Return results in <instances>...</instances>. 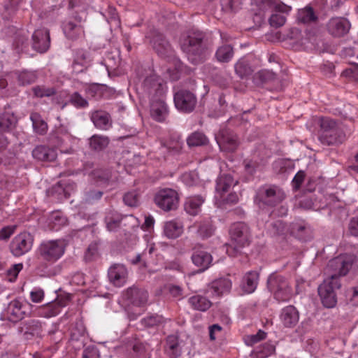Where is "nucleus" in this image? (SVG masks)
I'll use <instances>...</instances> for the list:
<instances>
[{
  "mask_svg": "<svg viewBox=\"0 0 358 358\" xmlns=\"http://www.w3.org/2000/svg\"><path fill=\"white\" fill-rule=\"evenodd\" d=\"M34 93L36 96H50L54 94L52 89L45 88L44 87H36L33 89Z\"/></svg>",
  "mask_w": 358,
  "mask_h": 358,
  "instance_id": "nucleus-57",
  "label": "nucleus"
},
{
  "mask_svg": "<svg viewBox=\"0 0 358 358\" xmlns=\"http://www.w3.org/2000/svg\"><path fill=\"white\" fill-rule=\"evenodd\" d=\"M215 55L219 62H228L233 57V48L229 45H222L217 50Z\"/></svg>",
  "mask_w": 358,
  "mask_h": 358,
  "instance_id": "nucleus-38",
  "label": "nucleus"
},
{
  "mask_svg": "<svg viewBox=\"0 0 358 358\" xmlns=\"http://www.w3.org/2000/svg\"><path fill=\"white\" fill-rule=\"evenodd\" d=\"M241 4V0H224L222 3V6L225 10L236 11L240 7Z\"/></svg>",
  "mask_w": 358,
  "mask_h": 358,
  "instance_id": "nucleus-52",
  "label": "nucleus"
},
{
  "mask_svg": "<svg viewBox=\"0 0 358 358\" xmlns=\"http://www.w3.org/2000/svg\"><path fill=\"white\" fill-rule=\"evenodd\" d=\"M215 138L220 150L223 151L233 152L238 146L236 136L227 131H221Z\"/></svg>",
  "mask_w": 358,
  "mask_h": 358,
  "instance_id": "nucleus-20",
  "label": "nucleus"
},
{
  "mask_svg": "<svg viewBox=\"0 0 358 358\" xmlns=\"http://www.w3.org/2000/svg\"><path fill=\"white\" fill-rule=\"evenodd\" d=\"M304 178H305V173L303 171H300L296 174V176H294V178L292 180L293 187L295 189H297L299 188L301 184L303 181Z\"/></svg>",
  "mask_w": 358,
  "mask_h": 358,
  "instance_id": "nucleus-61",
  "label": "nucleus"
},
{
  "mask_svg": "<svg viewBox=\"0 0 358 358\" xmlns=\"http://www.w3.org/2000/svg\"><path fill=\"white\" fill-rule=\"evenodd\" d=\"M250 57L241 59L235 65L236 73L241 77L250 75L253 69L250 64Z\"/></svg>",
  "mask_w": 358,
  "mask_h": 358,
  "instance_id": "nucleus-35",
  "label": "nucleus"
},
{
  "mask_svg": "<svg viewBox=\"0 0 358 358\" xmlns=\"http://www.w3.org/2000/svg\"><path fill=\"white\" fill-rule=\"evenodd\" d=\"M268 287L279 301H287L292 296L293 292L288 282L276 273H272L268 277Z\"/></svg>",
  "mask_w": 358,
  "mask_h": 358,
  "instance_id": "nucleus-7",
  "label": "nucleus"
},
{
  "mask_svg": "<svg viewBox=\"0 0 358 358\" xmlns=\"http://www.w3.org/2000/svg\"><path fill=\"white\" fill-rule=\"evenodd\" d=\"M254 4L259 9L258 14L262 15L268 10H273L282 13H287L291 8L278 0H254Z\"/></svg>",
  "mask_w": 358,
  "mask_h": 358,
  "instance_id": "nucleus-15",
  "label": "nucleus"
},
{
  "mask_svg": "<svg viewBox=\"0 0 358 358\" xmlns=\"http://www.w3.org/2000/svg\"><path fill=\"white\" fill-rule=\"evenodd\" d=\"M98 254V245L96 243H91L85 255L87 261L92 260Z\"/></svg>",
  "mask_w": 358,
  "mask_h": 358,
  "instance_id": "nucleus-54",
  "label": "nucleus"
},
{
  "mask_svg": "<svg viewBox=\"0 0 358 358\" xmlns=\"http://www.w3.org/2000/svg\"><path fill=\"white\" fill-rule=\"evenodd\" d=\"M124 220L120 214L115 210H110L106 213L105 222L109 231H115L120 227V222Z\"/></svg>",
  "mask_w": 358,
  "mask_h": 358,
  "instance_id": "nucleus-32",
  "label": "nucleus"
},
{
  "mask_svg": "<svg viewBox=\"0 0 358 358\" xmlns=\"http://www.w3.org/2000/svg\"><path fill=\"white\" fill-rule=\"evenodd\" d=\"M50 227L52 230H58L66 224L67 220L60 211H55L49 217Z\"/></svg>",
  "mask_w": 358,
  "mask_h": 358,
  "instance_id": "nucleus-37",
  "label": "nucleus"
},
{
  "mask_svg": "<svg viewBox=\"0 0 358 358\" xmlns=\"http://www.w3.org/2000/svg\"><path fill=\"white\" fill-rule=\"evenodd\" d=\"M320 141L328 145L339 144L345 140V135L336 128V122L328 118L320 120Z\"/></svg>",
  "mask_w": 358,
  "mask_h": 358,
  "instance_id": "nucleus-8",
  "label": "nucleus"
},
{
  "mask_svg": "<svg viewBox=\"0 0 358 358\" xmlns=\"http://www.w3.org/2000/svg\"><path fill=\"white\" fill-rule=\"evenodd\" d=\"M102 196V192L99 190L89 192L86 196V201L88 203H91L95 200L99 199Z\"/></svg>",
  "mask_w": 358,
  "mask_h": 358,
  "instance_id": "nucleus-63",
  "label": "nucleus"
},
{
  "mask_svg": "<svg viewBox=\"0 0 358 358\" xmlns=\"http://www.w3.org/2000/svg\"><path fill=\"white\" fill-rule=\"evenodd\" d=\"M237 183L230 175H221L217 180L215 188V199L223 201L224 196L229 193Z\"/></svg>",
  "mask_w": 358,
  "mask_h": 358,
  "instance_id": "nucleus-16",
  "label": "nucleus"
},
{
  "mask_svg": "<svg viewBox=\"0 0 358 358\" xmlns=\"http://www.w3.org/2000/svg\"><path fill=\"white\" fill-rule=\"evenodd\" d=\"M15 74L17 76L19 84L22 85L30 84L34 82L36 78L35 74L30 71H25Z\"/></svg>",
  "mask_w": 358,
  "mask_h": 358,
  "instance_id": "nucleus-46",
  "label": "nucleus"
},
{
  "mask_svg": "<svg viewBox=\"0 0 358 358\" xmlns=\"http://www.w3.org/2000/svg\"><path fill=\"white\" fill-rule=\"evenodd\" d=\"M229 235L231 241L236 244V247L226 245V251L229 256H236L240 248L248 245L250 242V232L248 226L243 222L233 224L229 229Z\"/></svg>",
  "mask_w": 358,
  "mask_h": 358,
  "instance_id": "nucleus-5",
  "label": "nucleus"
},
{
  "mask_svg": "<svg viewBox=\"0 0 358 358\" xmlns=\"http://www.w3.org/2000/svg\"><path fill=\"white\" fill-rule=\"evenodd\" d=\"M71 101L77 107H85L87 106V101L83 99L79 94L74 93L71 97Z\"/></svg>",
  "mask_w": 358,
  "mask_h": 358,
  "instance_id": "nucleus-58",
  "label": "nucleus"
},
{
  "mask_svg": "<svg viewBox=\"0 0 358 358\" xmlns=\"http://www.w3.org/2000/svg\"><path fill=\"white\" fill-rule=\"evenodd\" d=\"M85 17V15L83 13L78 18H76V23L73 22L71 20L64 23L63 31L68 38L74 40L83 36L84 30L81 25V22Z\"/></svg>",
  "mask_w": 358,
  "mask_h": 358,
  "instance_id": "nucleus-17",
  "label": "nucleus"
},
{
  "mask_svg": "<svg viewBox=\"0 0 358 358\" xmlns=\"http://www.w3.org/2000/svg\"><path fill=\"white\" fill-rule=\"evenodd\" d=\"M33 243V236L29 232L22 231L13 238L10 251L15 257H20L31 250Z\"/></svg>",
  "mask_w": 358,
  "mask_h": 358,
  "instance_id": "nucleus-10",
  "label": "nucleus"
},
{
  "mask_svg": "<svg viewBox=\"0 0 358 358\" xmlns=\"http://www.w3.org/2000/svg\"><path fill=\"white\" fill-rule=\"evenodd\" d=\"M148 292L145 290L136 287H131L124 292L123 300L127 303V305H132L136 308H141L146 303L148 300ZM140 310L138 314H141Z\"/></svg>",
  "mask_w": 358,
  "mask_h": 358,
  "instance_id": "nucleus-14",
  "label": "nucleus"
},
{
  "mask_svg": "<svg viewBox=\"0 0 358 358\" xmlns=\"http://www.w3.org/2000/svg\"><path fill=\"white\" fill-rule=\"evenodd\" d=\"M109 140L106 136L94 135L90 139V147L94 150H101L106 148Z\"/></svg>",
  "mask_w": 358,
  "mask_h": 358,
  "instance_id": "nucleus-40",
  "label": "nucleus"
},
{
  "mask_svg": "<svg viewBox=\"0 0 358 358\" xmlns=\"http://www.w3.org/2000/svg\"><path fill=\"white\" fill-rule=\"evenodd\" d=\"M155 224V219L151 215L145 217V222L141 226V229L146 231L144 235V240L146 242L147 247L142 254H138L134 258L130 259L132 264H141L142 266L147 268L148 266V256H150L155 250V244L152 241V231Z\"/></svg>",
  "mask_w": 358,
  "mask_h": 358,
  "instance_id": "nucleus-4",
  "label": "nucleus"
},
{
  "mask_svg": "<svg viewBox=\"0 0 358 358\" xmlns=\"http://www.w3.org/2000/svg\"><path fill=\"white\" fill-rule=\"evenodd\" d=\"M316 20V16L310 7H306L298 12V20L303 23H309Z\"/></svg>",
  "mask_w": 358,
  "mask_h": 358,
  "instance_id": "nucleus-43",
  "label": "nucleus"
},
{
  "mask_svg": "<svg viewBox=\"0 0 358 358\" xmlns=\"http://www.w3.org/2000/svg\"><path fill=\"white\" fill-rule=\"evenodd\" d=\"M16 227L15 225L6 226L0 230V241L7 240L15 232Z\"/></svg>",
  "mask_w": 358,
  "mask_h": 358,
  "instance_id": "nucleus-56",
  "label": "nucleus"
},
{
  "mask_svg": "<svg viewBox=\"0 0 358 358\" xmlns=\"http://www.w3.org/2000/svg\"><path fill=\"white\" fill-rule=\"evenodd\" d=\"M22 268L23 264L20 263L14 264L10 269H8L7 272L8 280L10 282L15 281Z\"/></svg>",
  "mask_w": 358,
  "mask_h": 358,
  "instance_id": "nucleus-51",
  "label": "nucleus"
},
{
  "mask_svg": "<svg viewBox=\"0 0 358 358\" xmlns=\"http://www.w3.org/2000/svg\"><path fill=\"white\" fill-rule=\"evenodd\" d=\"M17 122V119L13 113L6 110L0 115V132L8 131L12 129ZM7 145V140L0 134V148Z\"/></svg>",
  "mask_w": 358,
  "mask_h": 358,
  "instance_id": "nucleus-19",
  "label": "nucleus"
},
{
  "mask_svg": "<svg viewBox=\"0 0 358 358\" xmlns=\"http://www.w3.org/2000/svg\"><path fill=\"white\" fill-rule=\"evenodd\" d=\"M208 138L201 132H194L187 139V145L189 147L200 146L206 144Z\"/></svg>",
  "mask_w": 358,
  "mask_h": 358,
  "instance_id": "nucleus-41",
  "label": "nucleus"
},
{
  "mask_svg": "<svg viewBox=\"0 0 358 358\" xmlns=\"http://www.w3.org/2000/svg\"><path fill=\"white\" fill-rule=\"evenodd\" d=\"M32 39L33 48L40 52L47 51L50 47L49 31L45 28L36 29L33 34Z\"/></svg>",
  "mask_w": 358,
  "mask_h": 358,
  "instance_id": "nucleus-21",
  "label": "nucleus"
},
{
  "mask_svg": "<svg viewBox=\"0 0 358 358\" xmlns=\"http://www.w3.org/2000/svg\"><path fill=\"white\" fill-rule=\"evenodd\" d=\"M275 346L272 343H265L262 348H260L257 353L259 354V358H265L272 355L275 351Z\"/></svg>",
  "mask_w": 358,
  "mask_h": 358,
  "instance_id": "nucleus-49",
  "label": "nucleus"
},
{
  "mask_svg": "<svg viewBox=\"0 0 358 358\" xmlns=\"http://www.w3.org/2000/svg\"><path fill=\"white\" fill-rule=\"evenodd\" d=\"M178 192L172 188H161L154 196V202L157 207L165 212L176 210L179 204Z\"/></svg>",
  "mask_w": 358,
  "mask_h": 358,
  "instance_id": "nucleus-6",
  "label": "nucleus"
},
{
  "mask_svg": "<svg viewBox=\"0 0 358 358\" xmlns=\"http://www.w3.org/2000/svg\"><path fill=\"white\" fill-rule=\"evenodd\" d=\"M91 119L95 127L100 129H108L111 125L108 114L103 111L93 113Z\"/></svg>",
  "mask_w": 358,
  "mask_h": 358,
  "instance_id": "nucleus-33",
  "label": "nucleus"
},
{
  "mask_svg": "<svg viewBox=\"0 0 358 358\" xmlns=\"http://www.w3.org/2000/svg\"><path fill=\"white\" fill-rule=\"evenodd\" d=\"M205 198L201 195L187 196L184 203V210L189 215L196 216L201 210Z\"/></svg>",
  "mask_w": 358,
  "mask_h": 358,
  "instance_id": "nucleus-25",
  "label": "nucleus"
},
{
  "mask_svg": "<svg viewBox=\"0 0 358 358\" xmlns=\"http://www.w3.org/2000/svg\"><path fill=\"white\" fill-rule=\"evenodd\" d=\"M213 232L214 227L212 225L210 220H204L199 224L197 234L200 237L203 238H208L213 234Z\"/></svg>",
  "mask_w": 358,
  "mask_h": 358,
  "instance_id": "nucleus-42",
  "label": "nucleus"
},
{
  "mask_svg": "<svg viewBox=\"0 0 358 358\" xmlns=\"http://www.w3.org/2000/svg\"><path fill=\"white\" fill-rule=\"evenodd\" d=\"M68 301L67 296H59L55 301L39 307L36 315L47 318L55 317L68 304Z\"/></svg>",
  "mask_w": 358,
  "mask_h": 358,
  "instance_id": "nucleus-13",
  "label": "nucleus"
},
{
  "mask_svg": "<svg viewBox=\"0 0 358 358\" xmlns=\"http://www.w3.org/2000/svg\"><path fill=\"white\" fill-rule=\"evenodd\" d=\"M231 287V282L228 278H220L211 283L210 290L213 294L220 296L228 292Z\"/></svg>",
  "mask_w": 358,
  "mask_h": 358,
  "instance_id": "nucleus-31",
  "label": "nucleus"
},
{
  "mask_svg": "<svg viewBox=\"0 0 358 358\" xmlns=\"http://www.w3.org/2000/svg\"><path fill=\"white\" fill-rule=\"evenodd\" d=\"M189 302L194 309L200 311H206L211 306V302L207 298L200 295L190 297Z\"/></svg>",
  "mask_w": 358,
  "mask_h": 358,
  "instance_id": "nucleus-36",
  "label": "nucleus"
},
{
  "mask_svg": "<svg viewBox=\"0 0 358 358\" xmlns=\"http://www.w3.org/2000/svg\"><path fill=\"white\" fill-rule=\"evenodd\" d=\"M350 296V301L352 305L358 306V287L352 288L349 293Z\"/></svg>",
  "mask_w": 358,
  "mask_h": 358,
  "instance_id": "nucleus-64",
  "label": "nucleus"
},
{
  "mask_svg": "<svg viewBox=\"0 0 358 358\" xmlns=\"http://www.w3.org/2000/svg\"><path fill=\"white\" fill-rule=\"evenodd\" d=\"M266 337V333L259 330L256 334L248 336L245 339V343L248 345H252L257 342L263 340Z\"/></svg>",
  "mask_w": 358,
  "mask_h": 358,
  "instance_id": "nucleus-50",
  "label": "nucleus"
},
{
  "mask_svg": "<svg viewBox=\"0 0 358 358\" xmlns=\"http://www.w3.org/2000/svg\"><path fill=\"white\" fill-rule=\"evenodd\" d=\"M150 43L160 56H166L167 53L171 54L172 50L169 43L162 34H157L154 38L150 40Z\"/></svg>",
  "mask_w": 358,
  "mask_h": 358,
  "instance_id": "nucleus-29",
  "label": "nucleus"
},
{
  "mask_svg": "<svg viewBox=\"0 0 358 358\" xmlns=\"http://www.w3.org/2000/svg\"><path fill=\"white\" fill-rule=\"evenodd\" d=\"M349 231L355 236H358V217L353 218L349 224Z\"/></svg>",
  "mask_w": 358,
  "mask_h": 358,
  "instance_id": "nucleus-62",
  "label": "nucleus"
},
{
  "mask_svg": "<svg viewBox=\"0 0 358 358\" xmlns=\"http://www.w3.org/2000/svg\"><path fill=\"white\" fill-rule=\"evenodd\" d=\"M163 232L168 238H176L182 234L183 225L178 220L168 221L164 224Z\"/></svg>",
  "mask_w": 358,
  "mask_h": 358,
  "instance_id": "nucleus-27",
  "label": "nucleus"
},
{
  "mask_svg": "<svg viewBox=\"0 0 358 358\" xmlns=\"http://www.w3.org/2000/svg\"><path fill=\"white\" fill-rule=\"evenodd\" d=\"M110 282L116 287L123 286L127 280L128 271L123 264H115L108 269Z\"/></svg>",
  "mask_w": 358,
  "mask_h": 358,
  "instance_id": "nucleus-18",
  "label": "nucleus"
},
{
  "mask_svg": "<svg viewBox=\"0 0 358 358\" xmlns=\"http://www.w3.org/2000/svg\"><path fill=\"white\" fill-rule=\"evenodd\" d=\"M35 159L41 161H53L57 158V153L55 150L40 145L35 148L32 152Z\"/></svg>",
  "mask_w": 358,
  "mask_h": 358,
  "instance_id": "nucleus-28",
  "label": "nucleus"
},
{
  "mask_svg": "<svg viewBox=\"0 0 358 358\" xmlns=\"http://www.w3.org/2000/svg\"><path fill=\"white\" fill-rule=\"evenodd\" d=\"M238 196L235 192L231 191L224 196L223 201H216L215 203L217 206H220L223 203H235L238 201Z\"/></svg>",
  "mask_w": 358,
  "mask_h": 358,
  "instance_id": "nucleus-55",
  "label": "nucleus"
},
{
  "mask_svg": "<svg viewBox=\"0 0 358 358\" xmlns=\"http://www.w3.org/2000/svg\"><path fill=\"white\" fill-rule=\"evenodd\" d=\"M280 319L284 327L292 328L298 323L299 314L295 307L287 306L282 310Z\"/></svg>",
  "mask_w": 358,
  "mask_h": 358,
  "instance_id": "nucleus-24",
  "label": "nucleus"
},
{
  "mask_svg": "<svg viewBox=\"0 0 358 358\" xmlns=\"http://www.w3.org/2000/svg\"><path fill=\"white\" fill-rule=\"evenodd\" d=\"M108 17H107V21L110 24L111 28H118L120 27V20L116 13V10L109 6L108 10Z\"/></svg>",
  "mask_w": 358,
  "mask_h": 358,
  "instance_id": "nucleus-47",
  "label": "nucleus"
},
{
  "mask_svg": "<svg viewBox=\"0 0 358 358\" xmlns=\"http://www.w3.org/2000/svg\"><path fill=\"white\" fill-rule=\"evenodd\" d=\"M176 108L182 113L192 112L196 103L195 95L187 90H180L174 95Z\"/></svg>",
  "mask_w": 358,
  "mask_h": 358,
  "instance_id": "nucleus-12",
  "label": "nucleus"
},
{
  "mask_svg": "<svg viewBox=\"0 0 358 358\" xmlns=\"http://www.w3.org/2000/svg\"><path fill=\"white\" fill-rule=\"evenodd\" d=\"M202 38L201 33L193 32L180 39L181 49L187 54L188 59L192 63H196V57H200Z\"/></svg>",
  "mask_w": 358,
  "mask_h": 358,
  "instance_id": "nucleus-9",
  "label": "nucleus"
},
{
  "mask_svg": "<svg viewBox=\"0 0 358 358\" xmlns=\"http://www.w3.org/2000/svg\"><path fill=\"white\" fill-rule=\"evenodd\" d=\"M142 93L150 96V115L157 122H163L169 114L167 105L164 100L166 86L163 80L152 72L143 78L139 87Z\"/></svg>",
  "mask_w": 358,
  "mask_h": 358,
  "instance_id": "nucleus-2",
  "label": "nucleus"
},
{
  "mask_svg": "<svg viewBox=\"0 0 358 358\" xmlns=\"http://www.w3.org/2000/svg\"><path fill=\"white\" fill-rule=\"evenodd\" d=\"M262 191V196H264V203L268 206H274L280 203L284 199V193L276 187H267Z\"/></svg>",
  "mask_w": 358,
  "mask_h": 358,
  "instance_id": "nucleus-26",
  "label": "nucleus"
},
{
  "mask_svg": "<svg viewBox=\"0 0 358 358\" xmlns=\"http://www.w3.org/2000/svg\"><path fill=\"white\" fill-rule=\"evenodd\" d=\"M31 305L26 301L20 299H15L10 302L6 310L7 319L16 322L24 318L25 315H29V308Z\"/></svg>",
  "mask_w": 358,
  "mask_h": 358,
  "instance_id": "nucleus-11",
  "label": "nucleus"
},
{
  "mask_svg": "<svg viewBox=\"0 0 358 358\" xmlns=\"http://www.w3.org/2000/svg\"><path fill=\"white\" fill-rule=\"evenodd\" d=\"M285 22V17L281 14H273L269 19L270 24L275 27L282 26Z\"/></svg>",
  "mask_w": 358,
  "mask_h": 358,
  "instance_id": "nucleus-53",
  "label": "nucleus"
},
{
  "mask_svg": "<svg viewBox=\"0 0 358 358\" xmlns=\"http://www.w3.org/2000/svg\"><path fill=\"white\" fill-rule=\"evenodd\" d=\"M258 280L259 273L257 271L248 272L242 282L243 290L247 294L252 293L257 288Z\"/></svg>",
  "mask_w": 358,
  "mask_h": 358,
  "instance_id": "nucleus-30",
  "label": "nucleus"
},
{
  "mask_svg": "<svg viewBox=\"0 0 358 358\" xmlns=\"http://www.w3.org/2000/svg\"><path fill=\"white\" fill-rule=\"evenodd\" d=\"M165 351L171 358H177L180 355L181 350L176 336H169L167 337Z\"/></svg>",
  "mask_w": 358,
  "mask_h": 358,
  "instance_id": "nucleus-34",
  "label": "nucleus"
},
{
  "mask_svg": "<svg viewBox=\"0 0 358 358\" xmlns=\"http://www.w3.org/2000/svg\"><path fill=\"white\" fill-rule=\"evenodd\" d=\"M355 259L354 255L345 254L329 261L327 268L329 277L327 278L318 287V294L325 307L333 308L336 306L337 301L335 290L341 287L338 277L348 273Z\"/></svg>",
  "mask_w": 358,
  "mask_h": 358,
  "instance_id": "nucleus-1",
  "label": "nucleus"
},
{
  "mask_svg": "<svg viewBox=\"0 0 358 358\" xmlns=\"http://www.w3.org/2000/svg\"><path fill=\"white\" fill-rule=\"evenodd\" d=\"M67 245L62 238L43 241L36 251L37 258L45 264H53L64 256Z\"/></svg>",
  "mask_w": 358,
  "mask_h": 358,
  "instance_id": "nucleus-3",
  "label": "nucleus"
},
{
  "mask_svg": "<svg viewBox=\"0 0 358 358\" xmlns=\"http://www.w3.org/2000/svg\"><path fill=\"white\" fill-rule=\"evenodd\" d=\"M44 296V290L41 287H35L30 292V299L34 303H41L43 300Z\"/></svg>",
  "mask_w": 358,
  "mask_h": 358,
  "instance_id": "nucleus-48",
  "label": "nucleus"
},
{
  "mask_svg": "<svg viewBox=\"0 0 358 358\" xmlns=\"http://www.w3.org/2000/svg\"><path fill=\"white\" fill-rule=\"evenodd\" d=\"M83 358H99V351L95 347L89 346L85 349Z\"/></svg>",
  "mask_w": 358,
  "mask_h": 358,
  "instance_id": "nucleus-59",
  "label": "nucleus"
},
{
  "mask_svg": "<svg viewBox=\"0 0 358 358\" xmlns=\"http://www.w3.org/2000/svg\"><path fill=\"white\" fill-rule=\"evenodd\" d=\"M181 180L187 186H194L199 184L198 173L196 171L184 173L181 176Z\"/></svg>",
  "mask_w": 358,
  "mask_h": 358,
  "instance_id": "nucleus-44",
  "label": "nucleus"
},
{
  "mask_svg": "<svg viewBox=\"0 0 358 358\" xmlns=\"http://www.w3.org/2000/svg\"><path fill=\"white\" fill-rule=\"evenodd\" d=\"M34 131L38 134H44L48 129L47 123L43 121L38 113H32L30 116Z\"/></svg>",
  "mask_w": 358,
  "mask_h": 358,
  "instance_id": "nucleus-39",
  "label": "nucleus"
},
{
  "mask_svg": "<svg viewBox=\"0 0 358 358\" xmlns=\"http://www.w3.org/2000/svg\"><path fill=\"white\" fill-rule=\"evenodd\" d=\"M193 264L200 268L201 271L208 268L211 265L213 257L211 255L200 248H194L192 255Z\"/></svg>",
  "mask_w": 358,
  "mask_h": 358,
  "instance_id": "nucleus-23",
  "label": "nucleus"
},
{
  "mask_svg": "<svg viewBox=\"0 0 358 358\" xmlns=\"http://www.w3.org/2000/svg\"><path fill=\"white\" fill-rule=\"evenodd\" d=\"M140 193L136 190L127 192L124 196V201L129 206H136L140 202Z\"/></svg>",
  "mask_w": 358,
  "mask_h": 358,
  "instance_id": "nucleus-45",
  "label": "nucleus"
},
{
  "mask_svg": "<svg viewBox=\"0 0 358 358\" xmlns=\"http://www.w3.org/2000/svg\"><path fill=\"white\" fill-rule=\"evenodd\" d=\"M349 21L343 17H333L327 25L329 32L334 36H342L347 34L350 29Z\"/></svg>",
  "mask_w": 358,
  "mask_h": 358,
  "instance_id": "nucleus-22",
  "label": "nucleus"
},
{
  "mask_svg": "<svg viewBox=\"0 0 358 358\" xmlns=\"http://www.w3.org/2000/svg\"><path fill=\"white\" fill-rule=\"evenodd\" d=\"M162 321V317L159 315H152L143 320V322L148 327H152L160 324Z\"/></svg>",
  "mask_w": 358,
  "mask_h": 358,
  "instance_id": "nucleus-60",
  "label": "nucleus"
}]
</instances>
